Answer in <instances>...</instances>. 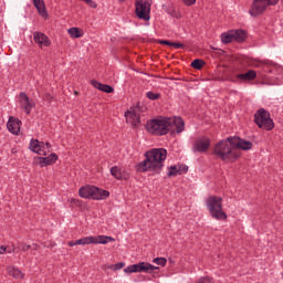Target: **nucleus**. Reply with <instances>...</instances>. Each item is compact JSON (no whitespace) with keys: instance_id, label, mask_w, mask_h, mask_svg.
I'll return each mask as SVG.
<instances>
[{"instance_id":"f257e3e1","label":"nucleus","mask_w":283,"mask_h":283,"mask_svg":"<svg viewBox=\"0 0 283 283\" xmlns=\"http://www.w3.org/2000/svg\"><path fill=\"white\" fill-rule=\"evenodd\" d=\"M252 147L253 144L251 142H247L240 137H228L216 144L213 154L221 160H224V163H235L241 156L240 149L249 151Z\"/></svg>"},{"instance_id":"f03ea898","label":"nucleus","mask_w":283,"mask_h":283,"mask_svg":"<svg viewBox=\"0 0 283 283\" xmlns=\"http://www.w3.org/2000/svg\"><path fill=\"white\" fill-rule=\"evenodd\" d=\"M185 129V122L180 117H160L147 123V130L155 136H165L169 132L181 134Z\"/></svg>"},{"instance_id":"7ed1b4c3","label":"nucleus","mask_w":283,"mask_h":283,"mask_svg":"<svg viewBox=\"0 0 283 283\" xmlns=\"http://www.w3.org/2000/svg\"><path fill=\"white\" fill-rule=\"evenodd\" d=\"M145 157V160L137 165V171L158 174L163 169V164L167 160V149L154 148L146 151Z\"/></svg>"},{"instance_id":"20e7f679","label":"nucleus","mask_w":283,"mask_h":283,"mask_svg":"<svg viewBox=\"0 0 283 283\" xmlns=\"http://www.w3.org/2000/svg\"><path fill=\"white\" fill-rule=\"evenodd\" d=\"M78 193L81 198H92L93 200H105V198H109V191L95 186H83L80 188Z\"/></svg>"},{"instance_id":"39448f33","label":"nucleus","mask_w":283,"mask_h":283,"mask_svg":"<svg viewBox=\"0 0 283 283\" xmlns=\"http://www.w3.org/2000/svg\"><path fill=\"white\" fill-rule=\"evenodd\" d=\"M207 207L214 220H227V213L222 211V199L220 197H209L207 199Z\"/></svg>"},{"instance_id":"423d86ee","label":"nucleus","mask_w":283,"mask_h":283,"mask_svg":"<svg viewBox=\"0 0 283 283\" xmlns=\"http://www.w3.org/2000/svg\"><path fill=\"white\" fill-rule=\"evenodd\" d=\"M254 123L260 127V129H265L266 132H271V129L275 127L273 119H271V114L264 108L256 111L254 115Z\"/></svg>"},{"instance_id":"0eeeda50","label":"nucleus","mask_w":283,"mask_h":283,"mask_svg":"<svg viewBox=\"0 0 283 283\" xmlns=\"http://www.w3.org/2000/svg\"><path fill=\"white\" fill-rule=\"evenodd\" d=\"M135 14L142 21H149L151 17V0H137L135 3Z\"/></svg>"},{"instance_id":"6e6552de","label":"nucleus","mask_w":283,"mask_h":283,"mask_svg":"<svg viewBox=\"0 0 283 283\" xmlns=\"http://www.w3.org/2000/svg\"><path fill=\"white\" fill-rule=\"evenodd\" d=\"M280 0H254L250 9L251 17H258L262 14L269 6H277Z\"/></svg>"},{"instance_id":"1a4fd4ad","label":"nucleus","mask_w":283,"mask_h":283,"mask_svg":"<svg viewBox=\"0 0 283 283\" xmlns=\"http://www.w3.org/2000/svg\"><path fill=\"white\" fill-rule=\"evenodd\" d=\"M108 242H114V238L107 235H97L85 237L76 240V244L80 247H85V244H108Z\"/></svg>"},{"instance_id":"9d476101","label":"nucleus","mask_w":283,"mask_h":283,"mask_svg":"<svg viewBox=\"0 0 283 283\" xmlns=\"http://www.w3.org/2000/svg\"><path fill=\"white\" fill-rule=\"evenodd\" d=\"M158 270V266H155L147 262H142L138 264H133L124 269V273H151V271Z\"/></svg>"},{"instance_id":"9b49d317","label":"nucleus","mask_w":283,"mask_h":283,"mask_svg":"<svg viewBox=\"0 0 283 283\" xmlns=\"http://www.w3.org/2000/svg\"><path fill=\"white\" fill-rule=\"evenodd\" d=\"M30 149L39 156H48L52 149V145L50 143L39 142L38 139H31Z\"/></svg>"},{"instance_id":"f8f14e48","label":"nucleus","mask_w":283,"mask_h":283,"mask_svg":"<svg viewBox=\"0 0 283 283\" xmlns=\"http://www.w3.org/2000/svg\"><path fill=\"white\" fill-rule=\"evenodd\" d=\"M247 39V32L244 30L230 31L221 35L222 43H231L232 41H238L242 43Z\"/></svg>"},{"instance_id":"ddd939ff","label":"nucleus","mask_w":283,"mask_h":283,"mask_svg":"<svg viewBox=\"0 0 283 283\" xmlns=\"http://www.w3.org/2000/svg\"><path fill=\"white\" fill-rule=\"evenodd\" d=\"M140 112L138 108H130L125 113L126 123H129V125H133V127H136L137 125H140Z\"/></svg>"},{"instance_id":"4468645a","label":"nucleus","mask_w":283,"mask_h":283,"mask_svg":"<svg viewBox=\"0 0 283 283\" xmlns=\"http://www.w3.org/2000/svg\"><path fill=\"white\" fill-rule=\"evenodd\" d=\"M33 41L39 45V48H50L51 45L50 38L39 31L33 33Z\"/></svg>"},{"instance_id":"2eb2a0df","label":"nucleus","mask_w":283,"mask_h":283,"mask_svg":"<svg viewBox=\"0 0 283 283\" xmlns=\"http://www.w3.org/2000/svg\"><path fill=\"white\" fill-rule=\"evenodd\" d=\"M20 105L24 109L25 114H30V112L34 107V103L30 101V98L28 97V95H25V93L20 94Z\"/></svg>"},{"instance_id":"dca6fc26","label":"nucleus","mask_w":283,"mask_h":283,"mask_svg":"<svg viewBox=\"0 0 283 283\" xmlns=\"http://www.w3.org/2000/svg\"><path fill=\"white\" fill-rule=\"evenodd\" d=\"M7 128L11 134H19V132H21V120L10 117L7 123Z\"/></svg>"},{"instance_id":"f3484780","label":"nucleus","mask_w":283,"mask_h":283,"mask_svg":"<svg viewBox=\"0 0 283 283\" xmlns=\"http://www.w3.org/2000/svg\"><path fill=\"white\" fill-rule=\"evenodd\" d=\"M210 145H211V140H209V138L203 137L198 139L195 143L193 150L203 153V151H207V149H209Z\"/></svg>"},{"instance_id":"a211bd4d","label":"nucleus","mask_w":283,"mask_h":283,"mask_svg":"<svg viewBox=\"0 0 283 283\" xmlns=\"http://www.w3.org/2000/svg\"><path fill=\"white\" fill-rule=\"evenodd\" d=\"M38 160L41 167H48V165H54V163L59 160V156L56 154H51L49 157H40Z\"/></svg>"},{"instance_id":"6ab92c4d","label":"nucleus","mask_w":283,"mask_h":283,"mask_svg":"<svg viewBox=\"0 0 283 283\" xmlns=\"http://www.w3.org/2000/svg\"><path fill=\"white\" fill-rule=\"evenodd\" d=\"M33 6L36 8L40 17L48 19V9L45 8V1L43 0H33Z\"/></svg>"},{"instance_id":"aec40b11","label":"nucleus","mask_w":283,"mask_h":283,"mask_svg":"<svg viewBox=\"0 0 283 283\" xmlns=\"http://www.w3.org/2000/svg\"><path fill=\"white\" fill-rule=\"evenodd\" d=\"M91 84L96 90H99V92H105L106 94H113L114 87L107 85V84H101L98 81L92 80Z\"/></svg>"},{"instance_id":"412c9836","label":"nucleus","mask_w":283,"mask_h":283,"mask_svg":"<svg viewBox=\"0 0 283 283\" xmlns=\"http://www.w3.org/2000/svg\"><path fill=\"white\" fill-rule=\"evenodd\" d=\"M187 166H171L168 171V176L175 177V176H181V174H187Z\"/></svg>"},{"instance_id":"4be33fe9","label":"nucleus","mask_w":283,"mask_h":283,"mask_svg":"<svg viewBox=\"0 0 283 283\" xmlns=\"http://www.w3.org/2000/svg\"><path fill=\"white\" fill-rule=\"evenodd\" d=\"M237 78L239 81H254V78H258V73L254 70H249L247 73L238 74Z\"/></svg>"},{"instance_id":"5701e85b","label":"nucleus","mask_w":283,"mask_h":283,"mask_svg":"<svg viewBox=\"0 0 283 283\" xmlns=\"http://www.w3.org/2000/svg\"><path fill=\"white\" fill-rule=\"evenodd\" d=\"M111 174L117 180H123V178H127V175L125 174V170L123 168H119L118 166L112 167L111 168Z\"/></svg>"},{"instance_id":"b1692460","label":"nucleus","mask_w":283,"mask_h":283,"mask_svg":"<svg viewBox=\"0 0 283 283\" xmlns=\"http://www.w3.org/2000/svg\"><path fill=\"white\" fill-rule=\"evenodd\" d=\"M7 273L11 277H15L17 280H21V277H23V273L21 272V270L17 269L14 266H8L7 268Z\"/></svg>"},{"instance_id":"393cba45","label":"nucleus","mask_w":283,"mask_h":283,"mask_svg":"<svg viewBox=\"0 0 283 283\" xmlns=\"http://www.w3.org/2000/svg\"><path fill=\"white\" fill-rule=\"evenodd\" d=\"M69 34L73 36V39H81V30H78V28L69 29Z\"/></svg>"},{"instance_id":"a878e982","label":"nucleus","mask_w":283,"mask_h":283,"mask_svg":"<svg viewBox=\"0 0 283 283\" xmlns=\"http://www.w3.org/2000/svg\"><path fill=\"white\" fill-rule=\"evenodd\" d=\"M203 66H205V61L202 60H193L191 62V67H193L195 70H202Z\"/></svg>"},{"instance_id":"bb28decb","label":"nucleus","mask_w":283,"mask_h":283,"mask_svg":"<svg viewBox=\"0 0 283 283\" xmlns=\"http://www.w3.org/2000/svg\"><path fill=\"white\" fill-rule=\"evenodd\" d=\"M154 264H158V266H165L167 264V259L165 258H156L153 260Z\"/></svg>"},{"instance_id":"cd10ccee","label":"nucleus","mask_w":283,"mask_h":283,"mask_svg":"<svg viewBox=\"0 0 283 283\" xmlns=\"http://www.w3.org/2000/svg\"><path fill=\"white\" fill-rule=\"evenodd\" d=\"M147 98H149L150 101H158V98H160V94L158 93H154V92H148L146 93Z\"/></svg>"},{"instance_id":"c85d7f7f","label":"nucleus","mask_w":283,"mask_h":283,"mask_svg":"<svg viewBox=\"0 0 283 283\" xmlns=\"http://www.w3.org/2000/svg\"><path fill=\"white\" fill-rule=\"evenodd\" d=\"M125 266V263H117L114 265H108L107 269H111L112 271H120Z\"/></svg>"},{"instance_id":"c756f323","label":"nucleus","mask_w":283,"mask_h":283,"mask_svg":"<svg viewBox=\"0 0 283 283\" xmlns=\"http://www.w3.org/2000/svg\"><path fill=\"white\" fill-rule=\"evenodd\" d=\"M170 48H176L177 50L180 48H185V44L178 42H171Z\"/></svg>"},{"instance_id":"7c9ffc66","label":"nucleus","mask_w":283,"mask_h":283,"mask_svg":"<svg viewBox=\"0 0 283 283\" xmlns=\"http://www.w3.org/2000/svg\"><path fill=\"white\" fill-rule=\"evenodd\" d=\"M207 282H211V277L206 276V277H201L197 281V283H207Z\"/></svg>"},{"instance_id":"2f4dec72","label":"nucleus","mask_w":283,"mask_h":283,"mask_svg":"<svg viewBox=\"0 0 283 283\" xmlns=\"http://www.w3.org/2000/svg\"><path fill=\"white\" fill-rule=\"evenodd\" d=\"M182 3H185V6H195L196 0H182Z\"/></svg>"},{"instance_id":"473e14b6","label":"nucleus","mask_w":283,"mask_h":283,"mask_svg":"<svg viewBox=\"0 0 283 283\" xmlns=\"http://www.w3.org/2000/svg\"><path fill=\"white\" fill-rule=\"evenodd\" d=\"M30 249H32V245H29V244H25V243L21 244V250L22 251H30Z\"/></svg>"},{"instance_id":"72a5a7b5","label":"nucleus","mask_w":283,"mask_h":283,"mask_svg":"<svg viewBox=\"0 0 283 283\" xmlns=\"http://www.w3.org/2000/svg\"><path fill=\"white\" fill-rule=\"evenodd\" d=\"M85 3H87V6H90L91 8H96V2L92 1V0H84Z\"/></svg>"},{"instance_id":"f704fd0d","label":"nucleus","mask_w":283,"mask_h":283,"mask_svg":"<svg viewBox=\"0 0 283 283\" xmlns=\"http://www.w3.org/2000/svg\"><path fill=\"white\" fill-rule=\"evenodd\" d=\"M160 45H169L171 48V42L167 40H160L159 41Z\"/></svg>"},{"instance_id":"c9c22d12","label":"nucleus","mask_w":283,"mask_h":283,"mask_svg":"<svg viewBox=\"0 0 283 283\" xmlns=\"http://www.w3.org/2000/svg\"><path fill=\"white\" fill-rule=\"evenodd\" d=\"M6 251H8V248L6 247H0V255H3V253H6Z\"/></svg>"},{"instance_id":"e433bc0d","label":"nucleus","mask_w":283,"mask_h":283,"mask_svg":"<svg viewBox=\"0 0 283 283\" xmlns=\"http://www.w3.org/2000/svg\"><path fill=\"white\" fill-rule=\"evenodd\" d=\"M76 245H77L76 241H70L69 242V247H76Z\"/></svg>"},{"instance_id":"4c0bfd02","label":"nucleus","mask_w":283,"mask_h":283,"mask_svg":"<svg viewBox=\"0 0 283 283\" xmlns=\"http://www.w3.org/2000/svg\"><path fill=\"white\" fill-rule=\"evenodd\" d=\"M7 253H17V248L13 247V249L8 250Z\"/></svg>"},{"instance_id":"58836bf2","label":"nucleus","mask_w":283,"mask_h":283,"mask_svg":"<svg viewBox=\"0 0 283 283\" xmlns=\"http://www.w3.org/2000/svg\"><path fill=\"white\" fill-rule=\"evenodd\" d=\"M263 70H264V72H269V64H263Z\"/></svg>"},{"instance_id":"ea45409f","label":"nucleus","mask_w":283,"mask_h":283,"mask_svg":"<svg viewBox=\"0 0 283 283\" xmlns=\"http://www.w3.org/2000/svg\"><path fill=\"white\" fill-rule=\"evenodd\" d=\"M168 14H171V17H174V13L171 11H168Z\"/></svg>"},{"instance_id":"a19ab883","label":"nucleus","mask_w":283,"mask_h":283,"mask_svg":"<svg viewBox=\"0 0 283 283\" xmlns=\"http://www.w3.org/2000/svg\"><path fill=\"white\" fill-rule=\"evenodd\" d=\"M75 95H78V92L75 91Z\"/></svg>"},{"instance_id":"79ce46f5","label":"nucleus","mask_w":283,"mask_h":283,"mask_svg":"<svg viewBox=\"0 0 283 283\" xmlns=\"http://www.w3.org/2000/svg\"><path fill=\"white\" fill-rule=\"evenodd\" d=\"M33 249H36V245H33Z\"/></svg>"},{"instance_id":"37998d69","label":"nucleus","mask_w":283,"mask_h":283,"mask_svg":"<svg viewBox=\"0 0 283 283\" xmlns=\"http://www.w3.org/2000/svg\"><path fill=\"white\" fill-rule=\"evenodd\" d=\"M119 1H125V0H119Z\"/></svg>"},{"instance_id":"c03bdc74","label":"nucleus","mask_w":283,"mask_h":283,"mask_svg":"<svg viewBox=\"0 0 283 283\" xmlns=\"http://www.w3.org/2000/svg\"><path fill=\"white\" fill-rule=\"evenodd\" d=\"M282 1V3H283V0H281Z\"/></svg>"}]
</instances>
